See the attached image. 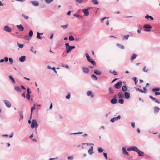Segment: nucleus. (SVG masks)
<instances>
[{
  "label": "nucleus",
  "instance_id": "3c124183",
  "mask_svg": "<svg viewBox=\"0 0 160 160\" xmlns=\"http://www.w3.org/2000/svg\"><path fill=\"white\" fill-rule=\"evenodd\" d=\"M73 16L77 17V18H82V17L81 16H80V15H79V14H73Z\"/></svg>",
  "mask_w": 160,
  "mask_h": 160
},
{
  "label": "nucleus",
  "instance_id": "bb28decb",
  "mask_svg": "<svg viewBox=\"0 0 160 160\" xmlns=\"http://www.w3.org/2000/svg\"><path fill=\"white\" fill-rule=\"evenodd\" d=\"M92 92L91 91H88L87 92V95L88 96H89L91 95V98H92L93 97L94 95L93 94H92Z\"/></svg>",
  "mask_w": 160,
  "mask_h": 160
},
{
  "label": "nucleus",
  "instance_id": "c9c22d12",
  "mask_svg": "<svg viewBox=\"0 0 160 160\" xmlns=\"http://www.w3.org/2000/svg\"><path fill=\"white\" fill-rule=\"evenodd\" d=\"M37 38L39 39H42V38L40 36V33L38 32H37Z\"/></svg>",
  "mask_w": 160,
  "mask_h": 160
},
{
  "label": "nucleus",
  "instance_id": "9d476101",
  "mask_svg": "<svg viewBox=\"0 0 160 160\" xmlns=\"http://www.w3.org/2000/svg\"><path fill=\"white\" fill-rule=\"evenodd\" d=\"M149 98L152 100H154L155 102L157 103L158 104L160 103V102L156 98L153 97L152 96H150Z\"/></svg>",
  "mask_w": 160,
  "mask_h": 160
},
{
  "label": "nucleus",
  "instance_id": "cd10ccee",
  "mask_svg": "<svg viewBox=\"0 0 160 160\" xmlns=\"http://www.w3.org/2000/svg\"><path fill=\"white\" fill-rule=\"evenodd\" d=\"M145 18H147L148 19L149 18H150L151 20H153L154 19L151 16H149V15H147L145 17Z\"/></svg>",
  "mask_w": 160,
  "mask_h": 160
},
{
  "label": "nucleus",
  "instance_id": "6ab92c4d",
  "mask_svg": "<svg viewBox=\"0 0 160 160\" xmlns=\"http://www.w3.org/2000/svg\"><path fill=\"white\" fill-rule=\"evenodd\" d=\"M18 113L20 116V119L19 120L20 121L21 120H22L23 118V111H20L18 112Z\"/></svg>",
  "mask_w": 160,
  "mask_h": 160
},
{
  "label": "nucleus",
  "instance_id": "4c0bfd02",
  "mask_svg": "<svg viewBox=\"0 0 160 160\" xmlns=\"http://www.w3.org/2000/svg\"><path fill=\"white\" fill-rule=\"evenodd\" d=\"M54 0H44L45 2L47 4H49L52 2Z\"/></svg>",
  "mask_w": 160,
  "mask_h": 160
},
{
  "label": "nucleus",
  "instance_id": "864d4df0",
  "mask_svg": "<svg viewBox=\"0 0 160 160\" xmlns=\"http://www.w3.org/2000/svg\"><path fill=\"white\" fill-rule=\"evenodd\" d=\"M142 30V27H140L139 28V29H138L137 30V32L139 33H140L141 32V30Z\"/></svg>",
  "mask_w": 160,
  "mask_h": 160
},
{
  "label": "nucleus",
  "instance_id": "423d86ee",
  "mask_svg": "<svg viewBox=\"0 0 160 160\" xmlns=\"http://www.w3.org/2000/svg\"><path fill=\"white\" fill-rule=\"evenodd\" d=\"M121 118V116L120 115L116 117H114L111 118L110 120V121L112 122H114L115 121L120 119Z\"/></svg>",
  "mask_w": 160,
  "mask_h": 160
},
{
  "label": "nucleus",
  "instance_id": "69168bd1",
  "mask_svg": "<svg viewBox=\"0 0 160 160\" xmlns=\"http://www.w3.org/2000/svg\"><path fill=\"white\" fill-rule=\"evenodd\" d=\"M8 59H9V58H8L7 57H5L4 58V61H5L6 62H7L8 61Z\"/></svg>",
  "mask_w": 160,
  "mask_h": 160
},
{
  "label": "nucleus",
  "instance_id": "7c9ffc66",
  "mask_svg": "<svg viewBox=\"0 0 160 160\" xmlns=\"http://www.w3.org/2000/svg\"><path fill=\"white\" fill-rule=\"evenodd\" d=\"M35 109H36V105L35 104H34L33 105V106L31 108V114H32V112H33V111L34 110H35Z\"/></svg>",
  "mask_w": 160,
  "mask_h": 160
},
{
  "label": "nucleus",
  "instance_id": "393cba45",
  "mask_svg": "<svg viewBox=\"0 0 160 160\" xmlns=\"http://www.w3.org/2000/svg\"><path fill=\"white\" fill-rule=\"evenodd\" d=\"M14 89L18 92H20L21 90V88L18 86H15L14 87Z\"/></svg>",
  "mask_w": 160,
  "mask_h": 160
},
{
  "label": "nucleus",
  "instance_id": "f704fd0d",
  "mask_svg": "<svg viewBox=\"0 0 160 160\" xmlns=\"http://www.w3.org/2000/svg\"><path fill=\"white\" fill-rule=\"evenodd\" d=\"M69 40L70 41H73L74 40V38L73 37V36L72 35H70L69 37L68 38Z\"/></svg>",
  "mask_w": 160,
  "mask_h": 160
},
{
  "label": "nucleus",
  "instance_id": "ddd939ff",
  "mask_svg": "<svg viewBox=\"0 0 160 160\" xmlns=\"http://www.w3.org/2000/svg\"><path fill=\"white\" fill-rule=\"evenodd\" d=\"M88 153L89 154L91 155L94 152H93V147L91 146L90 148L88 151Z\"/></svg>",
  "mask_w": 160,
  "mask_h": 160
},
{
  "label": "nucleus",
  "instance_id": "412c9836",
  "mask_svg": "<svg viewBox=\"0 0 160 160\" xmlns=\"http://www.w3.org/2000/svg\"><path fill=\"white\" fill-rule=\"evenodd\" d=\"M160 110V108L158 107H155L154 108V112L155 113H158Z\"/></svg>",
  "mask_w": 160,
  "mask_h": 160
},
{
  "label": "nucleus",
  "instance_id": "5fc2aeb1",
  "mask_svg": "<svg viewBox=\"0 0 160 160\" xmlns=\"http://www.w3.org/2000/svg\"><path fill=\"white\" fill-rule=\"evenodd\" d=\"M103 156L106 159H108L107 153L105 152L103 153Z\"/></svg>",
  "mask_w": 160,
  "mask_h": 160
},
{
  "label": "nucleus",
  "instance_id": "f03ea898",
  "mask_svg": "<svg viewBox=\"0 0 160 160\" xmlns=\"http://www.w3.org/2000/svg\"><path fill=\"white\" fill-rule=\"evenodd\" d=\"M143 27L144 30L146 32H150L151 30L150 29L152 28L151 26L148 24H145Z\"/></svg>",
  "mask_w": 160,
  "mask_h": 160
},
{
  "label": "nucleus",
  "instance_id": "2eb2a0df",
  "mask_svg": "<svg viewBox=\"0 0 160 160\" xmlns=\"http://www.w3.org/2000/svg\"><path fill=\"white\" fill-rule=\"evenodd\" d=\"M124 95L125 96V98L126 99H129L130 98V94L128 92H125Z\"/></svg>",
  "mask_w": 160,
  "mask_h": 160
},
{
  "label": "nucleus",
  "instance_id": "1a4fd4ad",
  "mask_svg": "<svg viewBox=\"0 0 160 160\" xmlns=\"http://www.w3.org/2000/svg\"><path fill=\"white\" fill-rule=\"evenodd\" d=\"M122 150L123 154L126 155L128 156H129V154L128 152L126 151L125 148L123 147L122 148Z\"/></svg>",
  "mask_w": 160,
  "mask_h": 160
},
{
  "label": "nucleus",
  "instance_id": "9b49d317",
  "mask_svg": "<svg viewBox=\"0 0 160 160\" xmlns=\"http://www.w3.org/2000/svg\"><path fill=\"white\" fill-rule=\"evenodd\" d=\"M83 72L84 73H88L89 72V69L83 67L82 68Z\"/></svg>",
  "mask_w": 160,
  "mask_h": 160
},
{
  "label": "nucleus",
  "instance_id": "13d9d810",
  "mask_svg": "<svg viewBox=\"0 0 160 160\" xmlns=\"http://www.w3.org/2000/svg\"><path fill=\"white\" fill-rule=\"evenodd\" d=\"M26 97L28 100L30 99V95L28 94H27L26 95Z\"/></svg>",
  "mask_w": 160,
  "mask_h": 160
},
{
  "label": "nucleus",
  "instance_id": "e433bc0d",
  "mask_svg": "<svg viewBox=\"0 0 160 160\" xmlns=\"http://www.w3.org/2000/svg\"><path fill=\"white\" fill-rule=\"evenodd\" d=\"M132 79L134 81L135 84L136 85L138 81L137 78L134 77L132 78Z\"/></svg>",
  "mask_w": 160,
  "mask_h": 160
},
{
  "label": "nucleus",
  "instance_id": "680f3d73",
  "mask_svg": "<svg viewBox=\"0 0 160 160\" xmlns=\"http://www.w3.org/2000/svg\"><path fill=\"white\" fill-rule=\"evenodd\" d=\"M70 94L69 93L67 96H66V98L67 99H69L70 98Z\"/></svg>",
  "mask_w": 160,
  "mask_h": 160
},
{
  "label": "nucleus",
  "instance_id": "de8ad7c7",
  "mask_svg": "<svg viewBox=\"0 0 160 160\" xmlns=\"http://www.w3.org/2000/svg\"><path fill=\"white\" fill-rule=\"evenodd\" d=\"M33 35V32L32 30H30L29 33V36L30 37H31Z\"/></svg>",
  "mask_w": 160,
  "mask_h": 160
},
{
  "label": "nucleus",
  "instance_id": "c85d7f7f",
  "mask_svg": "<svg viewBox=\"0 0 160 160\" xmlns=\"http://www.w3.org/2000/svg\"><path fill=\"white\" fill-rule=\"evenodd\" d=\"M8 78L10 79H11L12 80V82L14 84L15 83V80H14L13 78L12 77V76H11V75L9 76Z\"/></svg>",
  "mask_w": 160,
  "mask_h": 160
},
{
  "label": "nucleus",
  "instance_id": "8fccbe9b",
  "mask_svg": "<svg viewBox=\"0 0 160 160\" xmlns=\"http://www.w3.org/2000/svg\"><path fill=\"white\" fill-rule=\"evenodd\" d=\"M9 61L10 62V63L12 64L13 62V59L11 58H9Z\"/></svg>",
  "mask_w": 160,
  "mask_h": 160
},
{
  "label": "nucleus",
  "instance_id": "6e6d98bb",
  "mask_svg": "<svg viewBox=\"0 0 160 160\" xmlns=\"http://www.w3.org/2000/svg\"><path fill=\"white\" fill-rule=\"evenodd\" d=\"M146 66H144L143 68V71L144 72H147L148 70V69H146Z\"/></svg>",
  "mask_w": 160,
  "mask_h": 160
},
{
  "label": "nucleus",
  "instance_id": "37998d69",
  "mask_svg": "<svg viewBox=\"0 0 160 160\" xmlns=\"http://www.w3.org/2000/svg\"><path fill=\"white\" fill-rule=\"evenodd\" d=\"M98 150L99 153L102 152L103 151V149L101 148H98Z\"/></svg>",
  "mask_w": 160,
  "mask_h": 160
},
{
  "label": "nucleus",
  "instance_id": "20e7f679",
  "mask_svg": "<svg viewBox=\"0 0 160 160\" xmlns=\"http://www.w3.org/2000/svg\"><path fill=\"white\" fill-rule=\"evenodd\" d=\"M122 84V82L121 81H120L114 85V87L116 89H119L121 87Z\"/></svg>",
  "mask_w": 160,
  "mask_h": 160
},
{
  "label": "nucleus",
  "instance_id": "49530a36",
  "mask_svg": "<svg viewBox=\"0 0 160 160\" xmlns=\"http://www.w3.org/2000/svg\"><path fill=\"white\" fill-rule=\"evenodd\" d=\"M33 47H31V48H30V51L32 52H33L35 54H36V51H33Z\"/></svg>",
  "mask_w": 160,
  "mask_h": 160
},
{
  "label": "nucleus",
  "instance_id": "338daca9",
  "mask_svg": "<svg viewBox=\"0 0 160 160\" xmlns=\"http://www.w3.org/2000/svg\"><path fill=\"white\" fill-rule=\"evenodd\" d=\"M106 18V17H104L102 18L101 19V22H102L103 20L106 18Z\"/></svg>",
  "mask_w": 160,
  "mask_h": 160
},
{
  "label": "nucleus",
  "instance_id": "774afa93",
  "mask_svg": "<svg viewBox=\"0 0 160 160\" xmlns=\"http://www.w3.org/2000/svg\"><path fill=\"white\" fill-rule=\"evenodd\" d=\"M112 74H113L114 75H116L117 74V72L115 71H113V72H112Z\"/></svg>",
  "mask_w": 160,
  "mask_h": 160
},
{
  "label": "nucleus",
  "instance_id": "603ef678",
  "mask_svg": "<svg viewBox=\"0 0 160 160\" xmlns=\"http://www.w3.org/2000/svg\"><path fill=\"white\" fill-rule=\"evenodd\" d=\"M27 92H28V93L27 94H30L31 92V91H30V88H28L27 89Z\"/></svg>",
  "mask_w": 160,
  "mask_h": 160
},
{
  "label": "nucleus",
  "instance_id": "6e6552de",
  "mask_svg": "<svg viewBox=\"0 0 160 160\" xmlns=\"http://www.w3.org/2000/svg\"><path fill=\"white\" fill-rule=\"evenodd\" d=\"M4 30L8 32H10L12 31V29L11 28L8 26H5L4 28Z\"/></svg>",
  "mask_w": 160,
  "mask_h": 160
},
{
  "label": "nucleus",
  "instance_id": "f3484780",
  "mask_svg": "<svg viewBox=\"0 0 160 160\" xmlns=\"http://www.w3.org/2000/svg\"><path fill=\"white\" fill-rule=\"evenodd\" d=\"M26 59V57L25 56H22L19 58V61L21 62H23Z\"/></svg>",
  "mask_w": 160,
  "mask_h": 160
},
{
  "label": "nucleus",
  "instance_id": "79ce46f5",
  "mask_svg": "<svg viewBox=\"0 0 160 160\" xmlns=\"http://www.w3.org/2000/svg\"><path fill=\"white\" fill-rule=\"evenodd\" d=\"M92 2L94 4L97 5L98 4V0H92Z\"/></svg>",
  "mask_w": 160,
  "mask_h": 160
},
{
  "label": "nucleus",
  "instance_id": "a211bd4d",
  "mask_svg": "<svg viewBox=\"0 0 160 160\" xmlns=\"http://www.w3.org/2000/svg\"><path fill=\"white\" fill-rule=\"evenodd\" d=\"M82 12L84 13V15L85 16H88L89 15L88 11L87 9H84L82 10Z\"/></svg>",
  "mask_w": 160,
  "mask_h": 160
},
{
  "label": "nucleus",
  "instance_id": "f257e3e1",
  "mask_svg": "<svg viewBox=\"0 0 160 160\" xmlns=\"http://www.w3.org/2000/svg\"><path fill=\"white\" fill-rule=\"evenodd\" d=\"M66 52L67 53H69L71 52L72 49H74L75 47L74 46H70L69 45L68 43H65Z\"/></svg>",
  "mask_w": 160,
  "mask_h": 160
},
{
  "label": "nucleus",
  "instance_id": "aec40b11",
  "mask_svg": "<svg viewBox=\"0 0 160 160\" xmlns=\"http://www.w3.org/2000/svg\"><path fill=\"white\" fill-rule=\"evenodd\" d=\"M137 152L138 153L139 156L141 157L143 156V155L144 154L143 152L141 151L140 150H139Z\"/></svg>",
  "mask_w": 160,
  "mask_h": 160
},
{
  "label": "nucleus",
  "instance_id": "c03bdc74",
  "mask_svg": "<svg viewBox=\"0 0 160 160\" xmlns=\"http://www.w3.org/2000/svg\"><path fill=\"white\" fill-rule=\"evenodd\" d=\"M68 24L65 25H62L61 26V27H62L64 29H65L67 28H68Z\"/></svg>",
  "mask_w": 160,
  "mask_h": 160
},
{
  "label": "nucleus",
  "instance_id": "a18cd8bd",
  "mask_svg": "<svg viewBox=\"0 0 160 160\" xmlns=\"http://www.w3.org/2000/svg\"><path fill=\"white\" fill-rule=\"evenodd\" d=\"M109 92L110 93L112 94L113 93V90L111 87L109 88Z\"/></svg>",
  "mask_w": 160,
  "mask_h": 160
},
{
  "label": "nucleus",
  "instance_id": "4d7b16f0",
  "mask_svg": "<svg viewBox=\"0 0 160 160\" xmlns=\"http://www.w3.org/2000/svg\"><path fill=\"white\" fill-rule=\"evenodd\" d=\"M76 1L79 3H81L83 2L82 0H76Z\"/></svg>",
  "mask_w": 160,
  "mask_h": 160
},
{
  "label": "nucleus",
  "instance_id": "09e8293b",
  "mask_svg": "<svg viewBox=\"0 0 160 160\" xmlns=\"http://www.w3.org/2000/svg\"><path fill=\"white\" fill-rule=\"evenodd\" d=\"M74 158L73 156H69L68 157V159L69 160H72Z\"/></svg>",
  "mask_w": 160,
  "mask_h": 160
},
{
  "label": "nucleus",
  "instance_id": "4be33fe9",
  "mask_svg": "<svg viewBox=\"0 0 160 160\" xmlns=\"http://www.w3.org/2000/svg\"><path fill=\"white\" fill-rule=\"evenodd\" d=\"M94 73L95 74L98 75H100L102 74V73L101 72L97 70H95L94 71Z\"/></svg>",
  "mask_w": 160,
  "mask_h": 160
},
{
  "label": "nucleus",
  "instance_id": "4468645a",
  "mask_svg": "<svg viewBox=\"0 0 160 160\" xmlns=\"http://www.w3.org/2000/svg\"><path fill=\"white\" fill-rule=\"evenodd\" d=\"M16 27L20 31H22L24 30V28L21 24L17 25Z\"/></svg>",
  "mask_w": 160,
  "mask_h": 160
},
{
  "label": "nucleus",
  "instance_id": "ea45409f",
  "mask_svg": "<svg viewBox=\"0 0 160 160\" xmlns=\"http://www.w3.org/2000/svg\"><path fill=\"white\" fill-rule=\"evenodd\" d=\"M118 102L119 103L122 104L124 103V100L122 98H120L118 100Z\"/></svg>",
  "mask_w": 160,
  "mask_h": 160
},
{
  "label": "nucleus",
  "instance_id": "7ed1b4c3",
  "mask_svg": "<svg viewBox=\"0 0 160 160\" xmlns=\"http://www.w3.org/2000/svg\"><path fill=\"white\" fill-rule=\"evenodd\" d=\"M38 127L37 122L36 120L33 119L32 122V124L31 127V128H33L35 127L37 128Z\"/></svg>",
  "mask_w": 160,
  "mask_h": 160
},
{
  "label": "nucleus",
  "instance_id": "a878e982",
  "mask_svg": "<svg viewBox=\"0 0 160 160\" xmlns=\"http://www.w3.org/2000/svg\"><path fill=\"white\" fill-rule=\"evenodd\" d=\"M129 36L128 35H126L124 36L122 38V39L123 40H127L128 39V38H129Z\"/></svg>",
  "mask_w": 160,
  "mask_h": 160
},
{
  "label": "nucleus",
  "instance_id": "f8f14e48",
  "mask_svg": "<svg viewBox=\"0 0 160 160\" xmlns=\"http://www.w3.org/2000/svg\"><path fill=\"white\" fill-rule=\"evenodd\" d=\"M31 2L32 5L34 6H38L39 5L38 2L37 1H32Z\"/></svg>",
  "mask_w": 160,
  "mask_h": 160
},
{
  "label": "nucleus",
  "instance_id": "39448f33",
  "mask_svg": "<svg viewBox=\"0 0 160 160\" xmlns=\"http://www.w3.org/2000/svg\"><path fill=\"white\" fill-rule=\"evenodd\" d=\"M3 101L7 107L8 108L11 107V104L10 102H9L8 100H3Z\"/></svg>",
  "mask_w": 160,
  "mask_h": 160
},
{
  "label": "nucleus",
  "instance_id": "c756f323",
  "mask_svg": "<svg viewBox=\"0 0 160 160\" xmlns=\"http://www.w3.org/2000/svg\"><path fill=\"white\" fill-rule=\"evenodd\" d=\"M137 56V55H136L135 54H132V56L131 57V60H134L136 58Z\"/></svg>",
  "mask_w": 160,
  "mask_h": 160
},
{
  "label": "nucleus",
  "instance_id": "b1692460",
  "mask_svg": "<svg viewBox=\"0 0 160 160\" xmlns=\"http://www.w3.org/2000/svg\"><path fill=\"white\" fill-rule=\"evenodd\" d=\"M132 151H134L137 152L139 150L138 148L136 146L132 147Z\"/></svg>",
  "mask_w": 160,
  "mask_h": 160
},
{
  "label": "nucleus",
  "instance_id": "e2e57ef3",
  "mask_svg": "<svg viewBox=\"0 0 160 160\" xmlns=\"http://www.w3.org/2000/svg\"><path fill=\"white\" fill-rule=\"evenodd\" d=\"M13 132H12L9 136V138H11L13 137Z\"/></svg>",
  "mask_w": 160,
  "mask_h": 160
},
{
  "label": "nucleus",
  "instance_id": "5701e85b",
  "mask_svg": "<svg viewBox=\"0 0 160 160\" xmlns=\"http://www.w3.org/2000/svg\"><path fill=\"white\" fill-rule=\"evenodd\" d=\"M88 62H90L92 65H93L94 66H95L96 65V63L95 61L92 59H91L89 60Z\"/></svg>",
  "mask_w": 160,
  "mask_h": 160
},
{
  "label": "nucleus",
  "instance_id": "58836bf2",
  "mask_svg": "<svg viewBox=\"0 0 160 160\" xmlns=\"http://www.w3.org/2000/svg\"><path fill=\"white\" fill-rule=\"evenodd\" d=\"M17 45L20 48H22L24 47V45L23 44H21L19 42H18Z\"/></svg>",
  "mask_w": 160,
  "mask_h": 160
},
{
  "label": "nucleus",
  "instance_id": "2f4dec72",
  "mask_svg": "<svg viewBox=\"0 0 160 160\" xmlns=\"http://www.w3.org/2000/svg\"><path fill=\"white\" fill-rule=\"evenodd\" d=\"M122 89L123 92H126L127 91L128 89L126 86H124L122 87Z\"/></svg>",
  "mask_w": 160,
  "mask_h": 160
},
{
  "label": "nucleus",
  "instance_id": "0eeeda50",
  "mask_svg": "<svg viewBox=\"0 0 160 160\" xmlns=\"http://www.w3.org/2000/svg\"><path fill=\"white\" fill-rule=\"evenodd\" d=\"M116 98V96L115 95L114 96V97L113 98H112L110 102H111L112 104H115L117 103L118 100Z\"/></svg>",
  "mask_w": 160,
  "mask_h": 160
},
{
  "label": "nucleus",
  "instance_id": "dca6fc26",
  "mask_svg": "<svg viewBox=\"0 0 160 160\" xmlns=\"http://www.w3.org/2000/svg\"><path fill=\"white\" fill-rule=\"evenodd\" d=\"M118 96L119 98H122L124 97V94L122 92H119L118 94Z\"/></svg>",
  "mask_w": 160,
  "mask_h": 160
},
{
  "label": "nucleus",
  "instance_id": "0e129e2a",
  "mask_svg": "<svg viewBox=\"0 0 160 160\" xmlns=\"http://www.w3.org/2000/svg\"><path fill=\"white\" fill-rule=\"evenodd\" d=\"M24 38L25 39L27 40H28L29 39V38L28 36H25L24 37Z\"/></svg>",
  "mask_w": 160,
  "mask_h": 160
},
{
  "label": "nucleus",
  "instance_id": "473e14b6",
  "mask_svg": "<svg viewBox=\"0 0 160 160\" xmlns=\"http://www.w3.org/2000/svg\"><path fill=\"white\" fill-rule=\"evenodd\" d=\"M117 45L118 47L121 49H124V47L123 46L119 44H117Z\"/></svg>",
  "mask_w": 160,
  "mask_h": 160
},
{
  "label": "nucleus",
  "instance_id": "bf43d9fd",
  "mask_svg": "<svg viewBox=\"0 0 160 160\" xmlns=\"http://www.w3.org/2000/svg\"><path fill=\"white\" fill-rule=\"evenodd\" d=\"M136 90L137 91H139L143 93V92H144V91H143V90H142L141 89H140L139 88H137L136 89Z\"/></svg>",
  "mask_w": 160,
  "mask_h": 160
},
{
  "label": "nucleus",
  "instance_id": "72a5a7b5",
  "mask_svg": "<svg viewBox=\"0 0 160 160\" xmlns=\"http://www.w3.org/2000/svg\"><path fill=\"white\" fill-rule=\"evenodd\" d=\"M91 77L93 79L95 80H97V78L96 75H95L94 74H92L91 75Z\"/></svg>",
  "mask_w": 160,
  "mask_h": 160
},
{
  "label": "nucleus",
  "instance_id": "a19ab883",
  "mask_svg": "<svg viewBox=\"0 0 160 160\" xmlns=\"http://www.w3.org/2000/svg\"><path fill=\"white\" fill-rule=\"evenodd\" d=\"M160 90V88H154L152 89V91L153 92H155V91H159Z\"/></svg>",
  "mask_w": 160,
  "mask_h": 160
},
{
  "label": "nucleus",
  "instance_id": "052dcab7",
  "mask_svg": "<svg viewBox=\"0 0 160 160\" xmlns=\"http://www.w3.org/2000/svg\"><path fill=\"white\" fill-rule=\"evenodd\" d=\"M22 16L23 17L26 19H28V16L25 15L24 14L22 15Z\"/></svg>",
  "mask_w": 160,
  "mask_h": 160
}]
</instances>
